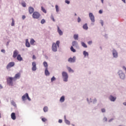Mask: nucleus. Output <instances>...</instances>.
<instances>
[{"label":"nucleus","mask_w":126,"mask_h":126,"mask_svg":"<svg viewBox=\"0 0 126 126\" xmlns=\"http://www.w3.org/2000/svg\"><path fill=\"white\" fill-rule=\"evenodd\" d=\"M62 76L63 79V81H65V82H66L68 78V75H67V73L64 71L63 72Z\"/></svg>","instance_id":"nucleus-1"},{"label":"nucleus","mask_w":126,"mask_h":126,"mask_svg":"<svg viewBox=\"0 0 126 126\" xmlns=\"http://www.w3.org/2000/svg\"><path fill=\"white\" fill-rule=\"evenodd\" d=\"M22 99L23 101H25L27 99L29 100V101H30L31 100V98L29 97V95H28V94L26 93L25 94L23 95L22 97Z\"/></svg>","instance_id":"nucleus-2"},{"label":"nucleus","mask_w":126,"mask_h":126,"mask_svg":"<svg viewBox=\"0 0 126 126\" xmlns=\"http://www.w3.org/2000/svg\"><path fill=\"white\" fill-rule=\"evenodd\" d=\"M41 16V15L38 12H34L32 14V17L34 19H38Z\"/></svg>","instance_id":"nucleus-3"},{"label":"nucleus","mask_w":126,"mask_h":126,"mask_svg":"<svg viewBox=\"0 0 126 126\" xmlns=\"http://www.w3.org/2000/svg\"><path fill=\"white\" fill-rule=\"evenodd\" d=\"M12 81H13V78L12 77H9L7 79V82L10 86L13 85V82Z\"/></svg>","instance_id":"nucleus-4"},{"label":"nucleus","mask_w":126,"mask_h":126,"mask_svg":"<svg viewBox=\"0 0 126 126\" xmlns=\"http://www.w3.org/2000/svg\"><path fill=\"white\" fill-rule=\"evenodd\" d=\"M21 76V73H18L15 74V76L13 77V81H16L17 79H19Z\"/></svg>","instance_id":"nucleus-5"},{"label":"nucleus","mask_w":126,"mask_h":126,"mask_svg":"<svg viewBox=\"0 0 126 126\" xmlns=\"http://www.w3.org/2000/svg\"><path fill=\"white\" fill-rule=\"evenodd\" d=\"M52 50L53 52H57L58 51V47L56 43H53L52 44Z\"/></svg>","instance_id":"nucleus-6"},{"label":"nucleus","mask_w":126,"mask_h":126,"mask_svg":"<svg viewBox=\"0 0 126 126\" xmlns=\"http://www.w3.org/2000/svg\"><path fill=\"white\" fill-rule=\"evenodd\" d=\"M89 17L92 22H95V17H94V15L92 13H89Z\"/></svg>","instance_id":"nucleus-7"},{"label":"nucleus","mask_w":126,"mask_h":126,"mask_svg":"<svg viewBox=\"0 0 126 126\" xmlns=\"http://www.w3.org/2000/svg\"><path fill=\"white\" fill-rule=\"evenodd\" d=\"M15 63L14 62H10L9 63L8 65L6 66L7 69H9L11 67H12V66H14V65Z\"/></svg>","instance_id":"nucleus-8"},{"label":"nucleus","mask_w":126,"mask_h":126,"mask_svg":"<svg viewBox=\"0 0 126 126\" xmlns=\"http://www.w3.org/2000/svg\"><path fill=\"white\" fill-rule=\"evenodd\" d=\"M118 73H119V75L120 78H121V79H124V78H125V73H123L122 70H120L118 72Z\"/></svg>","instance_id":"nucleus-9"},{"label":"nucleus","mask_w":126,"mask_h":126,"mask_svg":"<svg viewBox=\"0 0 126 126\" xmlns=\"http://www.w3.org/2000/svg\"><path fill=\"white\" fill-rule=\"evenodd\" d=\"M32 70H33V71H35L36 69H37V67H36V62H32Z\"/></svg>","instance_id":"nucleus-10"},{"label":"nucleus","mask_w":126,"mask_h":126,"mask_svg":"<svg viewBox=\"0 0 126 126\" xmlns=\"http://www.w3.org/2000/svg\"><path fill=\"white\" fill-rule=\"evenodd\" d=\"M18 55V51L17 50H15L13 52V58L14 59H15L16 57Z\"/></svg>","instance_id":"nucleus-11"},{"label":"nucleus","mask_w":126,"mask_h":126,"mask_svg":"<svg viewBox=\"0 0 126 126\" xmlns=\"http://www.w3.org/2000/svg\"><path fill=\"white\" fill-rule=\"evenodd\" d=\"M29 12L30 14H32L34 12V8L32 7H29Z\"/></svg>","instance_id":"nucleus-12"},{"label":"nucleus","mask_w":126,"mask_h":126,"mask_svg":"<svg viewBox=\"0 0 126 126\" xmlns=\"http://www.w3.org/2000/svg\"><path fill=\"white\" fill-rule=\"evenodd\" d=\"M113 55L114 58H118V52H117V51L113 50Z\"/></svg>","instance_id":"nucleus-13"},{"label":"nucleus","mask_w":126,"mask_h":126,"mask_svg":"<svg viewBox=\"0 0 126 126\" xmlns=\"http://www.w3.org/2000/svg\"><path fill=\"white\" fill-rule=\"evenodd\" d=\"M109 99L110 101H112V102H114V101H116V99H117L116 97H114L112 95H110L109 97Z\"/></svg>","instance_id":"nucleus-14"},{"label":"nucleus","mask_w":126,"mask_h":126,"mask_svg":"<svg viewBox=\"0 0 126 126\" xmlns=\"http://www.w3.org/2000/svg\"><path fill=\"white\" fill-rule=\"evenodd\" d=\"M68 61L69 63H74L75 62V57H73V58H70Z\"/></svg>","instance_id":"nucleus-15"},{"label":"nucleus","mask_w":126,"mask_h":126,"mask_svg":"<svg viewBox=\"0 0 126 126\" xmlns=\"http://www.w3.org/2000/svg\"><path fill=\"white\" fill-rule=\"evenodd\" d=\"M11 118L12 120H16V116H15V113H12L11 114Z\"/></svg>","instance_id":"nucleus-16"},{"label":"nucleus","mask_w":126,"mask_h":126,"mask_svg":"<svg viewBox=\"0 0 126 126\" xmlns=\"http://www.w3.org/2000/svg\"><path fill=\"white\" fill-rule=\"evenodd\" d=\"M72 45L73 47H77V46H78V43H77V41H73L72 42Z\"/></svg>","instance_id":"nucleus-17"},{"label":"nucleus","mask_w":126,"mask_h":126,"mask_svg":"<svg viewBox=\"0 0 126 126\" xmlns=\"http://www.w3.org/2000/svg\"><path fill=\"white\" fill-rule=\"evenodd\" d=\"M57 28H58V32L59 33V34L62 36V35H63V31H62V30H61L60 29V27L58 26L57 27Z\"/></svg>","instance_id":"nucleus-18"},{"label":"nucleus","mask_w":126,"mask_h":126,"mask_svg":"<svg viewBox=\"0 0 126 126\" xmlns=\"http://www.w3.org/2000/svg\"><path fill=\"white\" fill-rule=\"evenodd\" d=\"M26 46L28 48H30V43H29L28 39H26Z\"/></svg>","instance_id":"nucleus-19"},{"label":"nucleus","mask_w":126,"mask_h":126,"mask_svg":"<svg viewBox=\"0 0 126 126\" xmlns=\"http://www.w3.org/2000/svg\"><path fill=\"white\" fill-rule=\"evenodd\" d=\"M17 60H18V61H19V62H21V61H22L23 59L22 57H21V55H20V54H19L17 56Z\"/></svg>","instance_id":"nucleus-20"},{"label":"nucleus","mask_w":126,"mask_h":126,"mask_svg":"<svg viewBox=\"0 0 126 126\" xmlns=\"http://www.w3.org/2000/svg\"><path fill=\"white\" fill-rule=\"evenodd\" d=\"M83 29H84L85 30H88V26H87V24H85L83 26Z\"/></svg>","instance_id":"nucleus-21"},{"label":"nucleus","mask_w":126,"mask_h":126,"mask_svg":"<svg viewBox=\"0 0 126 126\" xmlns=\"http://www.w3.org/2000/svg\"><path fill=\"white\" fill-rule=\"evenodd\" d=\"M64 120H65V124H66V125H70V122L66 120V118L65 117V116H64Z\"/></svg>","instance_id":"nucleus-22"},{"label":"nucleus","mask_w":126,"mask_h":126,"mask_svg":"<svg viewBox=\"0 0 126 126\" xmlns=\"http://www.w3.org/2000/svg\"><path fill=\"white\" fill-rule=\"evenodd\" d=\"M45 74L46 76L50 75V72L48 70V68H46L45 70Z\"/></svg>","instance_id":"nucleus-23"},{"label":"nucleus","mask_w":126,"mask_h":126,"mask_svg":"<svg viewBox=\"0 0 126 126\" xmlns=\"http://www.w3.org/2000/svg\"><path fill=\"white\" fill-rule=\"evenodd\" d=\"M83 55L84 57H88L89 56V54H88V52H86V51H83Z\"/></svg>","instance_id":"nucleus-24"},{"label":"nucleus","mask_w":126,"mask_h":126,"mask_svg":"<svg viewBox=\"0 0 126 126\" xmlns=\"http://www.w3.org/2000/svg\"><path fill=\"white\" fill-rule=\"evenodd\" d=\"M60 102H61V103H63V102H64V96H62L60 99Z\"/></svg>","instance_id":"nucleus-25"},{"label":"nucleus","mask_w":126,"mask_h":126,"mask_svg":"<svg viewBox=\"0 0 126 126\" xmlns=\"http://www.w3.org/2000/svg\"><path fill=\"white\" fill-rule=\"evenodd\" d=\"M35 40L33 38H31L30 40V43L31 45H33L34 43H35Z\"/></svg>","instance_id":"nucleus-26"},{"label":"nucleus","mask_w":126,"mask_h":126,"mask_svg":"<svg viewBox=\"0 0 126 126\" xmlns=\"http://www.w3.org/2000/svg\"><path fill=\"white\" fill-rule=\"evenodd\" d=\"M43 65L46 68H48V63L46 62H43Z\"/></svg>","instance_id":"nucleus-27"},{"label":"nucleus","mask_w":126,"mask_h":126,"mask_svg":"<svg viewBox=\"0 0 126 126\" xmlns=\"http://www.w3.org/2000/svg\"><path fill=\"white\" fill-rule=\"evenodd\" d=\"M73 38L74 40H78V34H74Z\"/></svg>","instance_id":"nucleus-28"},{"label":"nucleus","mask_w":126,"mask_h":126,"mask_svg":"<svg viewBox=\"0 0 126 126\" xmlns=\"http://www.w3.org/2000/svg\"><path fill=\"white\" fill-rule=\"evenodd\" d=\"M81 45L83 47H84V48H87V45L86 44H85V43L81 42Z\"/></svg>","instance_id":"nucleus-29"},{"label":"nucleus","mask_w":126,"mask_h":126,"mask_svg":"<svg viewBox=\"0 0 126 126\" xmlns=\"http://www.w3.org/2000/svg\"><path fill=\"white\" fill-rule=\"evenodd\" d=\"M70 50L71 51V52H73V53H75V52H76V50H75V49L73 48V46H71L70 47Z\"/></svg>","instance_id":"nucleus-30"},{"label":"nucleus","mask_w":126,"mask_h":126,"mask_svg":"<svg viewBox=\"0 0 126 126\" xmlns=\"http://www.w3.org/2000/svg\"><path fill=\"white\" fill-rule=\"evenodd\" d=\"M41 10L43 11V12H44V13H47V11L46 10V9H45V8L43 7V6L41 7Z\"/></svg>","instance_id":"nucleus-31"},{"label":"nucleus","mask_w":126,"mask_h":126,"mask_svg":"<svg viewBox=\"0 0 126 126\" xmlns=\"http://www.w3.org/2000/svg\"><path fill=\"white\" fill-rule=\"evenodd\" d=\"M67 69L69 72H73V70H72L70 67H68Z\"/></svg>","instance_id":"nucleus-32"},{"label":"nucleus","mask_w":126,"mask_h":126,"mask_svg":"<svg viewBox=\"0 0 126 126\" xmlns=\"http://www.w3.org/2000/svg\"><path fill=\"white\" fill-rule=\"evenodd\" d=\"M48 110V107L45 106L44 107L43 111H44V112H45V113H46V112H47Z\"/></svg>","instance_id":"nucleus-33"},{"label":"nucleus","mask_w":126,"mask_h":126,"mask_svg":"<svg viewBox=\"0 0 126 126\" xmlns=\"http://www.w3.org/2000/svg\"><path fill=\"white\" fill-rule=\"evenodd\" d=\"M55 8L56 9L57 12H59L60 11V10L59 9V6H58V5H56Z\"/></svg>","instance_id":"nucleus-34"},{"label":"nucleus","mask_w":126,"mask_h":126,"mask_svg":"<svg viewBox=\"0 0 126 126\" xmlns=\"http://www.w3.org/2000/svg\"><path fill=\"white\" fill-rule=\"evenodd\" d=\"M22 5L24 7H26V3H25V2H22Z\"/></svg>","instance_id":"nucleus-35"},{"label":"nucleus","mask_w":126,"mask_h":126,"mask_svg":"<svg viewBox=\"0 0 126 126\" xmlns=\"http://www.w3.org/2000/svg\"><path fill=\"white\" fill-rule=\"evenodd\" d=\"M14 19L13 18L12 19V23H11V26H14Z\"/></svg>","instance_id":"nucleus-36"},{"label":"nucleus","mask_w":126,"mask_h":126,"mask_svg":"<svg viewBox=\"0 0 126 126\" xmlns=\"http://www.w3.org/2000/svg\"><path fill=\"white\" fill-rule=\"evenodd\" d=\"M51 82H53V81H55V80H56V78L55 77V76H53L51 78Z\"/></svg>","instance_id":"nucleus-37"},{"label":"nucleus","mask_w":126,"mask_h":126,"mask_svg":"<svg viewBox=\"0 0 126 126\" xmlns=\"http://www.w3.org/2000/svg\"><path fill=\"white\" fill-rule=\"evenodd\" d=\"M60 42L59 40L56 42V44L57 45V46L58 47V48L59 47H60Z\"/></svg>","instance_id":"nucleus-38"},{"label":"nucleus","mask_w":126,"mask_h":126,"mask_svg":"<svg viewBox=\"0 0 126 126\" xmlns=\"http://www.w3.org/2000/svg\"><path fill=\"white\" fill-rule=\"evenodd\" d=\"M65 3H67V4H69V3H70V2L68 0H65Z\"/></svg>","instance_id":"nucleus-39"},{"label":"nucleus","mask_w":126,"mask_h":126,"mask_svg":"<svg viewBox=\"0 0 126 126\" xmlns=\"http://www.w3.org/2000/svg\"><path fill=\"white\" fill-rule=\"evenodd\" d=\"M45 22H46V21L44 19L41 20V24H44V23H45Z\"/></svg>","instance_id":"nucleus-40"},{"label":"nucleus","mask_w":126,"mask_h":126,"mask_svg":"<svg viewBox=\"0 0 126 126\" xmlns=\"http://www.w3.org/2000/svg\"><path fill=\"white\" fill-rule=\"evenodd\" d=\"M101 112L102 113H105L106 112V109H105V108L101 109Z\"/></svg>","instance_id":"nucleus-41"},{"label":"nucleus","mask_w":126,"mask_h":126,"mask_svg":"<svg viewBox=\"0 0 126 126\" xmlns=\"http://www.w3.org/2000/svg\"><path fill=\"white\" fill-rule=\"evenodd\" d=\"M42 122H45L47 121V119L45 118H42Z\"/></svg>","instance_id":"nucleus-42"},{"label":"nucleus","mask_w":126,"mask_h":126,"mask_svg":"<svg viewBox=\"0 0 126 126\" xmlns=\"http://www.w3.org/2000/svg\"><path fill=\"white\" fill-rule=\"evenodd\" d=\"M51 19L52 20H53V21H54V22H55V18H54V16H51Z\"/></svg>","instance_id":"nucleus-43"},{"label":"nucleus","mask_w":126,"mask_h":126,"mask_svg":"<svg viewBox=\"0 0 126 126\" xmlns=\"http://www.w3.org/2000/svg\"><path fill=\"white\" fill-rule=\"evenodd\" d=\"M80 21H81V19H80V17L78 18V22L79 23L80 22Z\"/></svg>","instance_id":"nucleus-44"},{"label":"nucleus","mask_w":126,"mask_h":126,"mask_svg":"<svg viewBox=\"0 0 126 126\" xmlns=\"http://www.w3.org/2000/svg\"><path fill=\"white\" fill-rule=\"evenodd\" d=\"M59 123L60 124H62V123H63V120H62V119H60V120H59Z\"/></svg>","instance_id":"nucleus-45"},{"label":"nucleus","mask_w":126,"mask_h":126,"mask_svg":"<svg viewBox=\"0 0 126 126\" xmlns=\"http://www.w3.org/2000/svg\"><path fill=\"white\" fill-rule=\"evenodd\" d=\"M88 44L89 45H91V44H92V41H90L88 42Z\"/></svg>","instance_id":"nucleus-46"},{"label":"nucleus","mask_w":126,"mask_h":126,"mask_svg":"<svg viewBox=\"0 0 126 126\" xmlns=\"http://www.w3.org/2000/svg\"><path fill=\"white\" fill-rule=\"evenodd\" d=\"M1 53H3L4 54L5 53V50L4 49H2L1 50Z\"/></svg>","instance_id":"nucleus-47"},{"label":"nucleus","mask_w":126,"mask_h":126,"mask_svg":"<svg viewBox=\"0 0 126 126\" xmlns=\"http://www.w3.org/2000/svg\"><path fill=\"white\" fill-rule=\"evenodd\" d=\"M32 60H36V56L35 55L32 56Z\"/></svg>","instance_id":"nucleus-48"},{"label":"nucleus","mask_w":126,"mask_h":126,"mask_svg":"<svg viewBox=\"0 0 126 126\" xmlns=\"http://www.w3.org/2000/svg\"><path fill=\"white\" fill-rule=\"evenodd\" d=\"M113 121H114V119L112 118L109 120V122L111 123V122H112Z\"/></svg>","instance_id":"nucleus-49"},{"label":"nucleus","mask_w":126,"mask_h":126,"mask_svg":"<svg viewBox=\"0 0 126 126\" xmlns=\"http://www.w3.org/2000/svg\"><path fill=\"white\" fill-rule=\"evenodd\" d=\"M103 121H104V122H107V118L105 117V118L103 119Z\"/></svg>","instance_id":"nucleus-50"},{"label":"nucleus","mask_w":126,"mask_h":126,"mask_svg":"<svg viewBox=\"0 0 126 126\" xmlns=\"http://www.w3.org/2000/svg\"><path fill=\"white\" fill-rule=\"evenodd\" d=\"M99 13H100V14H102V13H103V11L101 10H100L99 11Z\"/></svg>","instance_id":"nucleus-51"},{"label":"nucleus","mask_w":126,"mask_h":126,"mask_svg":"<svg viewBox=\"0 0 126 126\" xmlns=\"http://www.w3.org/2000/svg\"><path fill=\"white\" fill-rule=\"evenodd\" d=\"M25 18H26V17L25 16H22V19H25Z\"/></svg>","instance_id":"nucleus-52"},{"label":"nucleus","mask_w":126,"mask_h":126,"mask_svg":"<svg viewBox=\"0 0 126 126\" xmlns=\"http://www.w3.org/2000/svg\"><path fill=\"white\" fill-rule=\"evenodd\" d=\"M94 103H96L97 102V99H94Z\"/></svg>","instance_id":"nucleus-53"},{"label":"nucleus","mask_w":126,"mask_h":126,"mask_svg":"<svg viewBox=\"0 0 126 126\" xmlns=\"http://www.w3.org/2000/svg\"><path fill=\"white\" fill-rule=\"evenodd\" d=\"M0 89H2V86L1 85H0Z\"/></svg>","instance_id":"nucleus-54"},{"label":"nucleus","mask_w":126,"mask_h":126,"mask_svg":"<svg viewBox=\"0 0 126 126\" xmlns=\"http://www.w3.org/2000/svg\"><path fill=\"white\" fill-rule=\"evenodd\" d=\"M122 1H123V2H124L125 3H126V0H122Z\"/></svg>","instance_id":"nucleus-55"},{"label":"nucleus","mask_w":126,"mask_h":126,"mask_svg":"<svg viewBox=\"0 0 126 126\" xmlns=\"http://www.w3.org/2000/svg\"><path fill=\"white\" fill-rule=\"evenodd\" d=\"M13 106H16V104H15V103H14V102L13 103Z\"/></svg>","instance_id":"nucleus-56"},{"label":"nucleus","mask_w":126,"mask_h":126,"mask_svg":"<svg viewBox=\"0 0 126 126\" xmlns=\"http://www.w3.org/2000/svg\"><path fill=\"white\" fill-rule=\"evenodd\" d=\"M101 0V2H102V3H104V0Z\"/></svg>","instance_id":"nucleus-57"},{"label":"nucleus","mask_w":126,"mask_h":126,"mask_svg":"<svg viewBox=\"0 0 126 126\" xmlns=\"http://www.w3.org/2000/svg\"><path fill=\"white\" fill-rule=\"evenodd\" d=\"M123 104H124L125 106H126V102H124V103H123Z\"/></svg>","instance_id":"nucleus-58"},{"label":"nucleus","mask_w":126,"mask_h":126,"mask_svg":"<svg viewBox=\"0 0 126 126\" xmlns=\"http://www.w3.org/2000/svg\"><path fill=\"white\" fill-rule=\"evenodd\" d=\"M101 24L102 26H103V21H101Z\"/></svg>","instance_id":"nucleus-59"},{"label":"nucleus","mask_w":126,"mask_h":126,"mask_svg":"<svg viewBox=\"0 0 126 126\" xmlns=\"http://www.w3.org/2000/svg\"><path fill=\"white\" fill-rule=\"evenodd\" d=\"M1 118V114H0V119Z\"/></svg>","instance_id":"nucleus-60"},{"label":"nucleus","mask_w":126,"mask_h":126,"mask_svg":"<svg viewBox=\"0 0 126 126\" xmlns=\"http://www.w3.org/2000/svg\"><path fill=\"white\" fill-rule=\"evenodd\" d=\"M75 15L76 16V13L75 14Z\"/></svg>","instance_id":"nucleus-61"}]
</instances>
